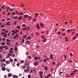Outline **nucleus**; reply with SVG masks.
<instances>
[{
  "label": "nucleus",
  "instance_id": "nucleus-1",
  "mask_svg": "<svg viewBox=\"0 0 78 78\" xmlns=\"http://www.w3.org/2000/svg\"><path fill=\"white\" fill-rule=\"evenodd\" d=\"M1 34L4 37H7V34L3 32H2Z\"/></svg>",
  "mask_w": 78,
  "mask_h": 78
},
{
  "label": "nucleus",
  "instance_id": "nucleus-2",
  "mask_svg": "<svg viewBox=\"0 0 78 78\" xmlns=\"http://www.w3.org/2000/svg\"><path fill=\"white\" fill-rule=\"evenodd\" d=\"M25 65L26 66H27V70L28 71L29 70H30V67H29V66H30V64L29 63L25 64Z\"/></svg>",
  "mask_w": 78,
  "mask_h": 78
},
{
  "label": "nucleus",
  "instance_id": "nucleus-3",
  "mask_svg": "<svg viewBox=\"0 0 78 78\" xmlns=\"http://www.w3.org/2000/svg\"><path fill=\"white\" fill-rule=\"evenodd\" d=\"M41 58V57H38L36 56L34 58V59L35 60V61H36L37 60H38V59H40Z\"/></svg>",
  "mask_w": 78,
  "mask_h": 78
},
{
  "label": "nucleus",
  "instance_id": "nucleus-4",
  "mask_svg": "<svg viewBox=\"0 0 78 78\" xmlns=\"http://www.w3.org/2000/svg\"><path fill=\"white\" fill-rule=\"evenodd\" d=\"M38 64H39V62L38 61H36L35 62H34V66H37L38 65Z\"/></svg>",
  "mask_w": 78,
  "mask_h": 78
},
{
  "label": "nucleus",
  "instance_id": "nucleus-5",
  "mask_svg": "<svg viewBox=\"0 0 78 78\" xmlns=\"http://www.w3.org/2000/svg\"><path fill=\"white\" fill-rule=\"evenodd\" d=\"M19 37V34H16L15 35L13 36L14 39H16V38H17Z\"/></svg>",
  "mask_w": 78,
  "mask_h": 78
},
{
  "label": "nucleus",
  "instance_id": "nucleus-6",
  "mask_svg": "<svg viewBox=\"0 0 78 78\" xmlns=\"http://www.w3.org/2000/svg\"><path fill=\"white\" fill-rule=\"evenodd\" d=\"M53 56H54V55H53V54L50 55V58L51 59H53Z\"/></svg>",
  "mask_w": 78,
  "mask_h": 78
},
{
  "label": "nucleus",
  "instance_id": "nucleus-7",
  "mask_svg": "<svg viewBox=\"0 0 78 78\" xmlns=\"http://www.w3.org/2000/svg\"><path fill=\"white\" fill-rule=\"evenodd\" d=\"M40 26L41 28H43V27H44V24H43V23H40Z\"/></svg>",
  "mask_w": 78,
  "mask_h": 78
},
{
  "label": "nucleus",
  "instance_id": "nucleus-8",
  "mask_svg": "<svg viewBox=\"0 0 78 78\" xmlns=\"http://www.w3.org/2000/svg\"><path fill=\"white\" fill-rule=\"evenodd\" d=\"M22 18L23 17L22 16H20L18 17V19L19 20H20L22 19Z\"/></svg>",
  "mask_w": 78,
  "mask_h": 78
},
{
  "label": "nucleus",
  "instance_id": "nucleus-9",
  "mask_svg": "<svg viewBox=\"0 0 78 78\" xmlns=\"http://www.w3.org/2000/svg\"><path fill=\"white\" fill-rule=\"evenodd\" d=\"M12 75V74L9 73L8 74V77H11V76Z\"/></svg>",
  "mask_w": 78,
  "mask_h": 78
},
{
  "label": "nucleus",
  "instance_id": "nucleus-10",
  "mask_svg": "<svg viewBox=\"0 0 78 78\" xmlns=\"http://www.w3.org/2000/svg\"><path fill=\"white\" fill-rule=\"evenodd\" d=\"M36 27L37 28L38 30H39L40 28V27L39 26V24H37L36 25Z\"/></svg>",
  "mask_w": 78,
  "mask_h": 78
},
{
  "label": "nucleus",
  "instance_id": "nucleus-11",
  "mask_svg": "<svg viewBox=\"0 0 78 78\" xmlns=\"http://www.w3.org/2000/svg\"><path fill=\"white\" fill-rule=\"evenodd\" d=\"M2 69L3 70V71H5V70H6V68H5V67H2Z\"/></svg>",
  "mask_w": 78,
  "mask_h": 78
},
{
  "label": "nucleus",
  "instance_id": "nucleus-12",
  "mask_svg": "<svg viewBox=\"0 0 78 78\" xmlns=\"http://www.w3.org/2000/svg\"><path fill=\"white\" fill-rule=\"evenodd\" d=\"M23 16L25 17V19H26V18H28V17H29L28 15H24Z\"/></svg>",
  "mask_w": 78,
  "mask_h": 78
},
{
  "label": "nucleus",
  "instance_id": "nucleus-13",
  "mask_svg": "<svg viewBox=\"0 0 78 78\" xmlns=\"http://www.w3.org/2000/svg\"><path fill=\"white\" fill-rule=\"evenodd\" d=\"M13 78H17L18 77L16 75H13L12 76Z\"/></svg>",
  "mask_w": 78,
  "mask_h": 78
},
{
  "label": "nucleus",
  "instance_id": "nucleus-14",
  "mask_svg": "<svg viewBox=\"0 0 78 78\" xmlns=\"http://www.w3.org/2000/svg\"><path fill=\"white\" fill-rule=\"evenodd\" d=\"M15 30V32L16 33H17L18 32H19V30H18L17 29H16Z\"/></svg>",
  "mask_w": 78,
  "mask_h": 78
},
{
  "label": "nucleus",
  "instance_id": "nucleus-15",
  "mask_svg": "<svg viewBox=\"0 0 78 78\" xmlns=\"http://www.w3.org/2000/svg\"><path fill=\"white\" fill-rule=\"evenodd\" d=\"M41 37L43 39H45V36H44V35H41Z\"/></svg>",
  "mask_w": 78,
  "mask_h": 78
},
{
  "label": "nucleus",
  "instance_id": "nucleus-16",
  "mask_svg": "<svg viewBox=\"0 0 78 78\" xmlns=\"http://www.w3.org/2000/svg\"><path fill=\"white\" fill-rule=\"evenodd\" d=\"M37 36H39V34H39V32H36V34H35Z\"/></svg>",
  "mask_w": 78,
  "mask_h": 78
},
{
  "label": "nucleus",
  "instance_id": "nucleus-17",
  "mask_svg": "<svg viewBox=\"0 0 78 78\" xmlns=\"http://www.w3.org/2000/svg\"><path fill=\"white\" fill-rule=\"evenodd\" d=\"M5 63L7 64H9L10 62H9V61H6V62H5Z\"/></svg>",
  "mask_w": 78,
  "mask_h": 78
},
{
  "label": "nucleus",
  "instance_id": "nucleus-18",
  "mask_svg": "<svg viewBox=\"0 0 78 78\" xmlns=\"http://www.w3.org/2000/svg\"><path fill=\"white\" fill-rule=\"evenodd\" d=\"M38 15H39V13H35L34 14V16H36V17H37V16H38Z\"/></svg>",
  "mask_w": 78,
  "mask_h": 78
},
{
  "label": "nucleus",
  "instance_id": "nucleus-19",
  "mask_svg": "<svg viewBox=\"0 0 78 78\" xmlns=\"http://www.w3.org/2000/svg\"><path fill=\"white\" fill-rule=\"evenodd\" d=\"M26 29L27 31H29L30 29V27H28Z\"/></svg>",
  "mask_w": 78,
  "mask_h": 78
},
{
  "label": "nucleus",
  "instance_id": "nucleus-20",
  "mask_svg": "<svg viewBox=\"0 0 78 78\" xmlns=\"http://www.w3.org/2000/svg\"><path fill=\"white\" fill-rule=\"evenodd\" d=\"M36 21H37V20L35 19V18H33V22H36Z\"/></svg>",
  "mask_w": 78,
  "mask_h": 78
},
{
  "label": "nucleus",
  "instance_id": "nucleus-21",
  "mask_svg": "<svg viewBox=\"0 0 78 78\" xmlns=\"http://www.w3.org/2000/svg\"><path fill=\"white\" fill-rule=\"evenodd\" d=\"M76 39V37H75V36H74L73 38V41L75 40V39Z\"/></svg>",
  "mask_w": 78,
  "mask_h": 78
},
{
  "label": "nucleus",
  "instance_id": "nucleus-22",
  "mask_svg": "<svg viewBox=\"0 0 78 78\" xmlns=\"http://www.w3.org/2000/svg\"><path fill=\"white\" fill-rule=\"evenodd\" d=\"M6 25H10L9 22H7L6 23Z\"/></svg>",
  "mask_w": 78,
  "mask_h": 78
},
{
  "label": "nucleus",
  "instance_id": "nucleus-23",
  "mask_svg": "<svg viewBox=\"0 0 78 78\" xmlns=\"http://www.w3.org/2000/svg\"><path fill=\"white\" fill-rule=\"evenodd\" d=\"M44 69L46 70H48V68L47 67L45 66L44 67Z\"/></svg>",
  "mask_w": 78,
  "mask_h": 78
},
{
  "label": "nucleus",
  "instance_id": "nucleus-24",
  "mask_svg": "<svg viewBox=\"0 0 78 78\" xmlns=\"http://www.w3.org/2000/svg\"><path fill=\"white\" fill-rule=\"evenodd\" d=\"M6 71H8V72H10V69H8V68H7L6 69Z\"/></svg>",
  "mask_w": 78,
  "mask_h": 78
},
{
  "label": "nucleus",
  "instance_id": "nucleus-25",
  "mask_svg": "<svg viewBox=\"0 0 78 78\" xmlns=\"http://www.w3.org/2000/svg\"><path fill=\"white\" fill-rule=\"evenodd\" d=\"M19 14L21 16H22V15H23V13L22 12H20L19 13Z\"/></svg>",
  "mask_w": 78,
  "mask_h": 78
},
{
  "label": "nucleus",
  "instance_id": "nucleus-26",
  "mask_svg": "<svg viewBox=\"0 0 78 78\" xmlns=\"http://www.w3.org/2000/svg\"><path fill=\"white\" fill-rule=\"evenodd\" d=\"M11 41L10 40H8V39H6V42H11Z\"/></svg>",
  "mask_w": 78,
  "mask_h": 78
},
{
  "label": "nucleus",
  "instance_id": "nucleus-27",
  "mask_svg": "<svg viewBox=\"0 0 78 78\" xmlns=\"http://www.w3.org/2000/svg\"><path fill=\"white\" fill-rule=\"evenodd\" d=\"M15 12H13L12 14V16H14V15H15Z\"/></svg>",
  "mask_w": 78,
  "mask_h": 78
},
{
  "label": "nucleus",
  "instance_id": "nucleus-28",
  "mask_svg": "<svg viewBox=\"0 0 78 78\" xmlns=\"http://www.w3.org/2000/svg\"><path fill=\"white\" fill-rule=\"evenodd\" d=\"M65 41L66 42H67V41H68V39H67V37H66V38H65Z\"/></svg>",
  "mask_w": 78,
  "mask_h": 78
},
{
  "label": "nucleus",
  "instance_id": "nucleus-29",
  "mask_svg": "<svg viewBox=\"0 0 78 78\" xmlns=\"http://www.w3.org/2000/svg\"><path fill=\"white\" fill-rule=\"evenodd\" d=\"M24 72H25L26 73L27 72H28V70H27V69H25L24 70Z\"/></svg>",
  "mask_w": 78,
  "mask_h": 78
},
{
  "label": "nucleus",
  "instance_id": "nucleus-30",
  "mask_svg": "<svg viewBox=\"0 0 78 78\" xmlns=\"http://www.w3.org/2000/svg\"><path fill=\"white\" fill-rule=\"evenodd\" d=\"M5 44V42H2L1 43V45H4Z\"/></svg>",
  "mask_w": 78,
  "mask_h": 78
},
{
  "label": "nucleus",
  "instance_id": "nucleus-31",
  "mask_svg": "<svg viewBox=\"0 0 78 78\" xmlns=\"http://www.w3.org/2000/svg\"><path fill=\"white\" fill-rule=\"evenodd\" d=\"M16 33L15 31H14L13 33L12 34V36H14V34H16Z\"/></svg>",
  "mask_w": 78,
  "mask_h": 78
},
{
  "label": "nucleus",
  "instance_id": "nucleus-32",
  "mask_svg": "<svg viewBox=\"0 0 78 78\" xmlns=\"http://www.w3.org/2000/svg\"><path fill=\"white\" fill-rule=\"evenodd\" d=\"M67 31L68 33H70V30L68 29V30H67Z\"/></svg>",
  "mask_w": 78,
  "mask_h": 78
},
{
  "label": "nucleus",
  "instance_id": "nucleus-33",
  "mask_svg": "<svg viewBox=\"0 0 78 78\" xmlns=\"http://www.w3.org/2000/svg\"><path fill=\"white\" fill-rule=\"evenodd\" d=\"M21 6L22 7H24V6H25V5H23V4H21Z\"/></svg>",
  "mask_w": 78,
  "mask_h": 78
},
{
  "label": "nucleus",
  "instance_id": "nucleus-34",
  "mask_svg": "<svg viewBox=\"0 0 78 78\" xmlns=\"http://www.w3.org/2000/svg\"><path fill=\"white\" fill-rule=\"evenodd\" d=\"M57 34H58V35H60V34H61V32L60 31H58V32Z\"/></svg>",
  "mask_w": 78,
  "mask_h": 78
},
{
  "label": "nucleus",
  "instance_id": "nucleus-35",
  "mask_svg": "<svg viewBox=\"0 0 78 78\" xmlns=\"http://www.w3.org/2000/svg\"><path fill=\"white\" fill-rule=\"evenodd\" d=\"M26 42H28V44H30V42L28 41H27Z\"/></svg>",
  "mask_w": 78,
  "mask_h": 78
},
{
  "label": "nucleus",
  "instance_id": "nucleus-36",
  "mask_svg": "<svg viewBox=\"0 0 78 78\" xmlns=\"http://www.w3.org/2000/svg\"><path fill=\"white\" fill-rule=\"evenodd\" d=\"M22 27H26V25L25 24H23L22 25Z\"/></svg>",
  "mask_w": 78,
  "mask_h": 78
},
{
  "label": "nucleus",
  "instance_id": "nucleus-37",
  "mask_svg": "<svg viewBox=\"0 0 78 78\" xmlns=\"http://www.w3.org/2000/svg\"><path fill=\"white\" fill-rule=\"evenodd\" d=\"M26 55H29V52H26Z\"/></svg>",
  "mask_w": 78,
  "mask_h": 78
},
{
  "label": "nucleus",
  "instance_id": "nucleus-38",
  "mask_svg": "<svg viewBox=\"0 0 78 78\" xmlns=\"http://www.w3.org/2000/svg\"><path fill=\"white\" fill-rule=\"evenodd\" d=\"M17 28H18V29L19 30H20V26H19V25L17 26Z\"/></svg>",
  "mask_w": 78,
  "mask_h": 78
},
{
  "label": "nucleus",
  "instance_id": "nucleus-39",
  "mask_svg": "<svg viewBox=\"0 0 78 78\" xmlns=\"http://www.w3.org/2000/svg\"><path fill=\"white\" fill-rule=\"evenodd\" d=\"M9 53H13V51L10 50L9 51Z\"/></svg>",
  "mask_w": 78,
  "mask_h": 78
},
{
  "label": "nucleus",
  "instance_id": "nucleus-40",
  "mask_svg": "<svg viewBox=\"0 0 78 78\" xmlns=\"http://www.w3.org/2000/svg\"><path fill=\"white\" fill-rule=\"evenodd\" d=\"M23 37H24V38H27V35L25 34L23 36Z\"/></svg>",
  "mask_w": 78,
  "mask_h": 78
},
{
  "label": "nucleus",
  "instance_id": "nucleus-41",
  "mask_svg": "<svg viewBox=\"0 0 78 78\" xmlns=\"http://www.w3.org/2000/svg\"><path fill=\"white\" fill-rule=\"evenodd\" d=\"M30 37H31L30 36H29L27 38V39L29 40V39H30Z\"/></svg>",
  "mask_w": 78,
  "mask_h": 78
},
{
  "label": "nucleus",
  "instance_id": "nucleus-42",
  "mask_svg": "<svg viewBox=\"0 0 78 78\" xmlns=\"http://www.w3.org/2000/svg\"><path fill=\"white\" fill-rule=\"evenodd\" d=\"M44 62H45L47 61V60L46 59H43Z\"/></svg>",
  "mask_w": 78,
  "mask_h": 78
},
{
  "label": "nucleus",
  "instance_id": "nucleus-43",
  "mask_svg": "<svg viewBox=\"0 0 78 78\" xmlns=\"http://www.w3.org/2000/svg\"><path fill=\"white\" fill-rule=\"evenodd\" d=\"M5 48L6 50H8V46H5Z\"/></svg>",
  "mask_w": 78,
  "mask_h": 78
},
{
  "label": "nucleus",
  "instance_id": "nucleus-44",
  "mask_svg": "<svg viewBox=\"0 0 78 78\" xmlns=\"http://www.w3.org/2000/svg\"><path fill=\"white\" fill-rule=\"evenodd\" d=\"M14 51H17V50H18V49H17V48H15L14 49Z\"/></svg>",
  "mask_w": 78,
  "mask_h": 78
},
{
  "label": "nucleus",
  "instance_id": "nucleus-45",
  "mask_svg": "<svg viewBox=\"0 0 78 78\" xmlns=\"http://www.w3.org/2000/svg\"><path fill=\"white\" fill-rule=\"evenodd\" d=\"M40 76H41V78H42L44 77V75H40Z\"/></svg>",
  "mask_w": 78,
  "mask_h": 78
},
{
  "label": "nucleus",
  "instance_id": "nucleus-46",
  "mask_svg": "<svg viewBox=\"0 0 78 78\" xmlns=\"http://www.w3.org/2000/svg\"><path fill=\"white\" fill-rule=\"evenodd\" d=\"M6 44H7V45H10V43H6Z\"/></svg>",
  "mask_w": 78,
  "mask_h": 78
},
{
  "label": "nucleus",
  "instance_id": "nucleus-47",
  "mask_svg": "<svg viewBox=\"0 0 78 78\" xmlns=\"http://www.w3.org/2000/svg\"><path fill=\"white\" fill-rule=\"evenodd\" d=\"M4 27H5V26H4V25H1V27L2 28H4Z\"/></svg>",
  "mask_w": 78,
  "mask_h": 78
},
{
  "label": "nucleus",
  "instance_id": "nucleus-48",
  "mask_svg": "<svg viewBox=\"0 0 78 78\" xmlns=\"http://www.w3.org/2000/svg\"><path fill=\"white\" fill-rule=\"evenodd\" d=\"M12 61H13V59H11L10 60V62H12Z\"/></svg>",
  "mask_w": 78,
  "mask_h": 78
},
{
  "label": "nucleus",
  "instance_id": "nucleus-49",
  "mask_svg": "<svg viewBox=\"0 0 78 78\" xmlns=\"http://www.w3.org/2000/svg\"><path fill=\"white\" fill-rule=\"evenodd\" d=\"M51 75V74H49L48 75H47V77H49Z\"/></svg>",
  "mask_w": 78,
  "mask_h": 78
},
{
  "label": "nucleus",
  "instance_id": "nucleus-50",
  "mask_svg": "<svg viewBox=\"0 0 78 78\" xmlns=\"http://www.w3.org/2000/svg\"><path fill=\"white\" fill-rule=\"evenodd\" d=\"M36 48H39V46L38 45L36 46Z\"/></svg>",
  "mask_w": 78,
  "mask_h": 78
},
{
  "label": "nucleus",
  "instance_id": "nucleus-51",
  "mask_svg": "<svg viewBox=\"0 0 78 78\" xmlns=\"http://www.w3.org/2000/svg\"><path fill=\"white\" fill-rule=\"evenodd\" d=\"M6 8L7 9H9L10 8V7L8 6V7H6Z\"/></svg>",
  "mask_w": 78,
  "mask_h": 78
},
{
  "label": "nucleus",
  "instance_id": "nucleus-52",
  "mask_svg": "<svg viewBox=\"0 0 78 78\" xmlns=\"http://www.w3.org/2000/svg\"><path fill=\"white\" fill-rule=\"evenodd\" d=\"M28 78H31V75H28Z\"/></svg>",
  "mask_w": 78,
  "mask_h": 78
},
{
  "label": "nucleus",
  "instance_id": "nucleus-53",
  "mask_svg": "<svg viewBox=\"0 0 78 78\" xmlns=\"http://www.w3.org/2000/svg\"><path fill=\"white\" fill-rule=\"evenodd\" d=\"M11 14V12H9L7 14L8 16H9V15H10V14Z\"/></svg>",
  "mask_w": 78,
  "mask_h": 78
},
{
  "label": "nucleus",
  "instance_id": "nucleus-54",
  "mask_svg": "<svg viewBox=\"0 0 78 78\" xmlns=\"http://www.w3.org/2000/svg\"><path fill=\"white\" fill-rule=\"evenodd\" d=\"M27 57L28 58H29V59H31V56H27Z\"/></svg>",
  "mask_w": 78,
  "mask_h": 78
},
{
  "label": "nucleus",
  "instance_id": "nucleus-55",
  "mask_svg": "<svg viewBox=\"0 0 78 78\" xmlns=\"http://www.w3.org/2000/svg\"><path fill=\"white\" fill-rule=\"evenodd\" d=\"M22 42H24V39H23V38H22Z\"/></svg>",
  "mask_w": 78,
  "mask_h": 78
},
{
  "label": "nucleus",
  "instance_id": "nucleus-56",
  "mask_svg": "<svg viewBox=\"0 0 78 78\" xmlns=\"http://www.w3.org/2000/svg\"><path fill=\"white\" fill-rule=\"evenodd\" d=\"M8 54V55L9 56H11V54L10 53H9Z\"/></svg>",
  "mask_w": 78,
  "mask_h": 78
},
{
  "label": "nucleus",
  "instance_id": "nucleus-57",
  "mask_svg": "<svg viewBox=\"0 0 78 78\" xmlns=\"http://www.w3.org/2000/svg\"><path fill=\"white\" fill-rule=\"evenodd\" d=\"M46 34L47 35H48V30L46 31Z\"/></svg>",
  "mask_w": 78,
  "mask_h": 78
},
{
  "label": "nucleus",
  "instance_id": "nucleus-58",
  "mask_svg": "<svg viewBox=\"0 0 78 78\" xmlns=\"http://www.w3.org/2000/svg\"><path fill=\"white\" fill-rule=\"evenodd\" d=\"M9 58V55H7L6 58Z\"/></svg>",
  "mask_w": 78,
  "mask_h": 78
},
{
  "label": "nucleus",
  "instance_id": "nucleus-59",
  "mask_svg": "<svg viewBox=\"0 0 78 78\" xmlns=\"http://www.w3.org/2000/svg\"><path fill=\"white\" fill-rule=\"evenodd\" d=\"M3 15H5V11H3Z\"/></svg>",
  "mask_w": 78,
  "mask_h": 78
},
{
  "label": "nucleus",
  "instance_id": "nucleus-60",
  "mask_svg": "<svg viewBox=\"0 0 78 78\" xmlns=\"http://www.w3.org/2000/svg\"><path fill=\"white\" fill-rule=\"evenodd\" d=\"M5 5H3V6L1 7V8H2V9H3V8H4L5 7Z\"/></svg>",
  "mask_w": 78,
  "mask_h": 78
},
{
  "label": "nucleus",
  "instance_id": "nucleus-61",
  "mask_svg": "<svg viewBox=\"0 0 78 78\" xmlns=\"http://www.w3.org/2000/svg\"><path fill=\"white\" fill-rule=\"evenodd\" d=\"M12 6H13V7H15V4H12Z\"/></svg>",
  "mask_w": 78,
  "mask_h": 78
},
{
  "label": "nucleus",
  "instance_id": "nucleus-62",
  "mask_svg": "<svg viewBox=\"0 0 78 78\" xmlns=\"http://www.w3.org/2000/svg\"><path fill=\"white\" fill-rule=\"evenodd\" d=\"M5 30H5V28L2 29V31H5Z\"/></svg>",
  "mask_w": 78,
  "mask_h": 78
},
{
  "label": "nucleus",
  "instance_id": "nucleus-63",
  "mask_svg": "<svg viewBox=\"0 0 78 78\" xmlns=\"http://www.w3.org/2000/svg\"><path fill=\"white\" fill-rule=\"evenodd\" d=\"M16 23H17L16 21H15V22L13 24L15 25L16 24Z\"/></svg>",
  "mask_w": 78,
  "mask_h": 78
},
{
  "label": "nucleus",
  "instance_id": "nucleus-64",
  "mask_svg": "<svg viewBox=\"0 0 78 78\" xmlns=\"http://www.w3.org/2000/svg\"><path fill=\"white\" fill-rule=\"evenodd\" d=\"M23 30H26L27 29V28L26 27L23 28Z\"/></svg>",
  "mask_w": 78,
  "mask_h": 78
}]
</instances>
